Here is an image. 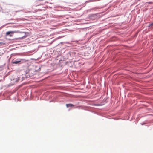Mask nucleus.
Masks as SVG:
<instances>
[{"mask_svg": "<svg viewBox=\"0 0 153 153\" xmlns=\"http://www.w3.org/2000/svg\"><path fill=\"white\" fill-rule=\"evenodd\" d=\"M88 19L92 20H94L97 18L96 14H91L88 16Z\"/></svg>", "mask_w": 153, "mask_h": 153, "instance_id": "f257e3e1", "label": "nucleus"}, {"mask_svg": "<svg viewBox=\"0 0 153 153\" xmlns=\"http://www.w3.org/2000/svg\"><path fill=\"white\" fill-rule=\"evenodd\" d=\"M14 31H8L6 32V34L7 35H10V36H12V34L15 33Z\"/></svg>", "mask_w": 153, "mask_h": 153, "instance_id": "f03ea898", "label": "nucleus"}, {"mask_svg": "<svg viewBox=\"0 0 153 153\" xmlns=\"http://www.w3.org/2000/svg\"><path fill=\"white\" fill-rule=\"evenodd\" d=\"M66 106L67 108L74 106V105L72 104H66Z\"/></svg>", "mask_w": 153, "mask_h": 153, "instance_id": "7ed1b4c3", "label": "nucleus"}, {"mask_svg": "<svg viewBox=\"0 0 153 153\" xmlns=\"http://www.w3.org/2000/svg\"><path fill=\"white\" fill-rule=\"evenodd\" d=\"M21 62V61H14L13 62V64H17Z\"/></svg>", "mask_w": 153, "mask_h": 153, "instance_id": "20e7f679", "label": "nucleus"}, {"mask_svg": "<svg viewBox=\"0 0 153 153\" xmlns=\"http://www.w3.org/2000/svg\"><path fill=\"white\" fill-rule=\"evenodd\" d=\"M6 44V43L5 42H0V45L1 46L3 45H4Z\"/></svg>", "mask_w": 153, "mask_h": 153, "instance_id": "39448f33", "label": "nucleus"}, {"mask_svg": "<svg viewBox=\"0 0 153 153\" xmlns=\"http://www.w3.org/2000/svg\"><path fill=\"white\" fill-rule=\"evenodd\" d=\"M7 26V25H5L2 26L0 27V29H1V28L5 27L6 28L8 27V26Z\"/></svg>", "mask_w": 153, "mask_h": 153, "instance_id": "423d86ee", "label": "nucleus"}, {"mask_svg": "<svg viewBox=\"0 0 153 153\" xmlns=\"http://www.w3.org/2000/svg\"><path fill=\"white\" fill-rule=\"evenodd\" d=\"M25 33L26 35L25 36H27L30 35V33L28 32Z\"/></svg>", "mask_w": 153, "mask_h": 153, "instance_id": "0eeeda50", "label": "nucleus"}, {"mask_svg": "<svg viewBox=\"0 0 153 153\" xmlns=\"http://www.w3.org/2000/svg\"><path fill=\"white\" fill-rule=\"evenodd\" d=\"M153 25V23H152L151 24H149L148 26V27H150L152 25Z\"/></svg>", "mask_w": 153, "mask_h": 153, "instance_id": "6e6552de", "label": "nucleus"}, {"mask_svg": "<svg viewBox=\"0 0 153 153\" xmlns=\"http://www.w3.org/2000/svg\"><path fill=\"white\" fill-rule=\"evenodd\" d=\"M51 29H53L52 28H51ZM53 29H55V28H53Z\"/></svg>", "mask_w": 153, "mask_h": 153, "instance_id": "1a4fd4ad", "label": "nucleus"}, {"mask_svg": "<svg viewBox=\"0 0 153 153\" xmlns=\"http://www.w3.org/2000/svg\"><path fill=\"white\" fill-rule=\"evenodd\" d=\"M88 28H85L84 29H87Z\"/></svg>", "mask_w": 153, "mask_h": 153, "instance_id": "9d476101", "label": "nucleus"}, {"mask_svg": "<svg viewBox=\"0 0 153 153\" xmlns=\"http://www.w3.org/2000/svg\"><path fill=\"white\" fill-rule=\"evenodd\" d=\"M152 52H153V48L152 49Z\"/></svg>", "mask_w": 153, "mask_h": 153, "instance_id": "9b49d317", "label": "nucleus"}, {"mask_svg": "<svg viewBox=\"0 0 153 153\" xmlns=\"http://www.w3.org/2000/svg\"><path fill=\"white\" fill-rule=\"evenodd\" d=\"M79 107L78 106V107H77L76 108H78Z\"/></svg>", "mask_w": 153, "mask_h": 153, "instance_id": "f8f14e48", "label": "nucleus"}]
</instances>
